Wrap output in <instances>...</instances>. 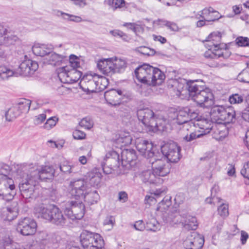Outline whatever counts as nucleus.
Wrapping results in <instances>:
<instances>
[{"mask_svg": "<svg viewBox=\"0 0 249 249\" xmlns=\"http://www.w3.org/2000/svg\"><path fill=\"white\" fill-rule=\"evenodd\" d=\"M29 172L33 176V180L51 179L55 176V170L52 166H44L39 168L33 164L24 163L17 165V172L20 177H24L22 172Z\"/></svg>", "mask_w": 249, "mask_h": 249, "instance_id": "nucleus-1", "label": "nucleus"}, {"mask_svg": "<svg viewBox=\"0 0 249 249\" xmlns=\"http://www.w3.org/2000/svg\"><path fill=\"white\" fill-rule=\"evenodd\" d=\"M38 68V65L36 61L26 59L21 63L18 68L15 71L5 66H0V77L5 80L12 76H29L33 74Z\"/></svg>", "mask_w": 249, "mask_h": 249, "instance_id": "nucleus-2", "label": "nucleus"}, {"mask_svg": "<svg viewBox=\"0 0 249 249\" xmlns=\"http://www.w3.org/2000/svg\"><path fill=\"white\" fill-rule=\"evenodd\" d=\"M80 242L84 249H102L104 240L97 233L84 231L80 236Z\"/></svg>", "mask_w": 249, "mask_h": 249, "instance_id": "nucleus-3", "label": "nucleus"}, {"mask_svg": "<svg viewBox=\"0 0 249 249\" xmlns=\"http://www.w3.org/2000/svg\"><path fill=\"white\" fill-rule=\"evenodd\" d=\"M149 162L151 164L152 170L157 177H164L169 174L171 165L165 158H163L159 151H157V154L151 158Z\"/></svg>", "mask_w": 249, "mask_h": 249, "instance_id": "nucleus-4", "label": "nucleus"}, {"mask_svg": "<svg viewBox=\"0 0 249 249\" xmlns=\"http://www.w3.org/2000/svg\"><path fill=\"white\" fill-rule=\"evenodd\" d=\"M17 177L22 178L19 184V188L22 196L25 199L31 198L33 196L35 188L37 181L33 180V176L29 172H24V177H20L17 172V166L16 169Z\"/></svg>", "mask_w": 249, "mask_h": 249, "instance_id": "nucleus-5", "label": "nucleus"}, {"mask_svg": "<svg viewBox=\"0 0 249 249\" xmlns=\"http://www.w3.org/2000/svg\"><path fill=\"white\" fill-rule=\"evenodd\" d=\"M83 199L72 198L66 204L65 210L66 215L72 220L80 219L85 214V206Z\"/></svg>", "mask_w": 249, "mask_h": 249, "instance_id": "nucleus-6", "label": "nucleus"}, {"mask_svg": "<svg viewBox=\"0 0 249 249\" xmlns=\"http://www.w3.org/2000/svg\"><path fill=\"white\" fill-rule=\"evenodd\" d=\"M14 180L6 175L0 174V197L7 201L12 200L16 195Z\"/></svg>", "mask_w": 249, "mask_h": 249, "instance_id": "nucleus-7", "label": "nucleus"}, {"mask_svg": "<svg viewBox=\"0 0 249 249\" xmlns=\"http://www.w3.org/2000/svg\"><path fill=\"white\" fill-rule=\"evenodd\" d=\"M160 149L161 156L168 162H178L181 158V148L176 142H171L166 143L161 147Z\"/></svg>", "mask_w": 249, "mask_h": 249, "instance_id": "nucleus-8", "label": "nucleus"}, {"mask_svg": "<svg viewBox=\"0 0 249 249\" xmlns=\"http://www.w3.org/2000/svg\"><path fill=\"white\" fill-rule=\"evenodd\" d=\"M37 224L35 220L30 217L20 218L18 222L17 230L25 236L33 235L36 231Z\"/></svg>", "mask_w": 249, "mask_h": 249, "instance_id": "nucleus-9", "label": "nucleus"}, {"mask_svg": "<svg viewBox=\"0 0 249 249\" xmlns=\"http://www.w3.org/2000/svg\"><path fill=\"white\" fill-rule=\"evenodd\" d=\"M136 147L138 151L147 159H151L157 154V151L153 148L151 142L142 138H138L135 141Z\"/></svg>", "mask_w": 249, "mask_h": 249, "instance_id": "nucleus-10", "label": "nucleus"}, {"mask_svg": "<svg viewBox=\"0 0 249 249\" xmlns=\"http://www.w3.org/2000/svg\"><path fill=\"white\" fill-rule=\"evenodd\" d=\"M154 67L149 64H143L138 66L135 70V74L138 80L144 85L149 86L151 74Z\"/></svg>", "mask_w": 249, "mask_h": 249, "instance_id": "nucleus-11", "label": "nucleus"}, {"mask_svg": "<svg viewBox=\"0 0 249 249\" xmlns=\"http://www.w3.org/2000/svg\"><path fill=\"white\" fill-rule=\"evenodd\" d=\"M87 183L84 179H78L70 182L69 185L70 194L75 199H83V195L86 192Z\"/></svg>", "mask_w": 249, "mask_h": 249, "instance_id": "nucleus-12", "label": "nucleus"}, {"mask_svg": "<svg viewBox=\"0 0 249 249\" xmlns=\"http://www.w3.org/2000/svg\"><path fill=\"white\" fill-rule=\"evenodd\" d=\"M157 116V113L148 108L138 109L137 110V116L139 120L141 121L145 126L149 127L153 126L155 124V118Z\"/></svg>", "mask_w": 249, "mask_h": 249, "instance_id": "nucleus-13", "label": "nucleus"}, {"mask_svg": "<svg viewBox=\"0 0 249 249\" xmlns=\"http://www.w3.org/2000/svg\"><path fill=\"white\" fill-rule=\"evenodd\" d=\"M197 116V113L194 110L188 108L184 107L177 112L176 123L181 124L189 120H193Z\"/></svg>", "mask_w": 249, "mask_h": 249, "instance_id": "nucleus-14", "label": "nucleus"}, {"mask_svg": "<svg viewBox=\"0 0 249 249\" xmlns=\"http://www.w3.org/2000/svg\"><path fill=\"white\" fill-rule=\"evenodd\" d=\"M182 214H179L176 208H172L169 212L162 214L163 221L171 225L182 222Z\"/></svg>", "mask_w": 249, "mask_h": 249, "instance_id": "nucleus-15", "label": "nucleus"}, {"mask_svg": "<svg viewBox=\"0 0 249 249\" xmlns=\"http://www.w3.org/2000/svg\"><path fill=\"white\" fill-rule=\"evenodd\" d=\"M54 205H46L40 204L35 208V213L37 217L49 221Z\"/></svg>", "mask_w": 249, "mask_h": 249, "instance_id": "nucleus-16", "label": "nucleus"}, {"mask_svg": "<svg viewBox=\"0 0 249 249\" xmlns=\"http://www.w3.org/2000/svg\"><path fill=\"white\" fill-rule=\"evenodd\" d=\"M94 77L91 74H87L83 76L80 82V87L83 91L93 93L95 92L91 86L95 85Z\"/></svg>", "mask_w": 249, "mask_h": 249, "instance_id": "nucleus-17", "label": "nucleus"}, {"mask_svg": "<svg viewBox=\"0 0 249 249\" xmlns=\"http://www.w3.org/2000/svg\"><path fill=\"white\" fill-rule=\"evenodd\" d=\"M201 13L200 18L206 20L207 21H214L222 17L219 13L212 7L205 8Z\"/></svg>", "mask_w": 249, "mask_h": 249, "instance_id": "nucleus-18", "label": "nucleus"}, {"mask_svg": "<svg viewBox=\"0 0 249 249\" xmlns=\"http://www.w3.org/2000/svg\"><path fill=\"white\" fill-rule=\"evenodd\" d=\"M0 249H25L14 242L7 234L0 233Z\"/></svg>", "mask_w": 249, "mask_h": 249, "instance_id": "nucleus-19", "label": "nucleus"}, {"mask_svg": "<svg viewBox=\"0 0 249 249\" xmlns=\"http://www.w3.org/2000/svg\"><path fill=\"white\" fill-rule=\"evenodd\" d=\"M207 45L209 47V50L213 49V48H216L219 46H222L223 47L226 46V44L221 43V35L219 32H213L211 33L208 37Z\"/></svg>", "mask_w": 249, "mask_h": 249, "instance_id": "nucleus-20", "label": "nucleus"}, {"mask_svg": "<svg viewBox=\"0 0 249 249\" xmlns=\"http://www.w3.org/2000/svg\"><path fill=\"white\" fill-rule=\"evenodd\" d=\"M180 223H182L183 228L188 231L195 230L198 226L196 217L188 214H182Z\"/></svg>", "mask_w": 249, "mask_h": 249, "instance_id": "nucleus-21", "label": "nucleus"}, {"mask_svg": "<svg viewBox=\"0 0 249 249\" xmlns=\"http://www.w3.org/2000/svg\"><path fill=\"white\" fill-rule=\"evenodd\" d=\"M50 221L57 225H63L66 222V218L62 211L56 206L53 207Z\"/></svg>", "mask_w": 249, "mask_h": 249, "instance_id": "nucleus-22", "label": "nucleus"}, {"mask_svg": "<svg viewBox=\"0 0 249 249\" xmlns=\"http://www.w3.org/2000/svg\"><path fill=\"white\" fill-rule=\"evenodd\" d=\"M193 95L192 98L200 105L204 107H212L214 104V97L213 94H211L210 97L204 96L203 94H189Z\"/></svg>", "mask_w": 249, "mask_h": 249, "instance_id": "nucleus-23", "label": "nucleus"}, {"mask_svg": "<svg viewBox=\"0 0 249 249\" xmlns=\"http://www.w3.org/2000/svg\"><path fill=\"white\" fill-rule=\"evenodd\" d=\"M237 119L238 118H236L235 112L232 108L224 107L219 120L224 121L225 123L229 124L234 123Z\"/></svg>", "mask_w": 249, "mask_h": 249, "instance_id": "nucleus-24", "label": "nucleus"}, {"mask_svg": "<svg viewBox=\"0 0 249 249\" xmlns=\"http://www.w3.org/2000/svg\"><path fill=\"white\" fill-rule=\"evenodd\" d=\"M142 181L146 184H154L160 182V178L157 177L154 171L147 170L143 171L140 175Z\"/></svg>", "mask_w": 249, "mask_h": 249, "instance_id": "nucleus-25", "label": "nucleus"}, {"mask_svg": "<svg viewBox=\"0 0 249 249\" xmlns=\"http://www.w3.org/2000/svg\"><path fill=\"white\" fill-rule=\"evenodd\" d=\"M165 78V74L162 71L158 68H154V70L151 74L149 86H155L161 84Z\"/></svg>", "mask_w": 249, "mask_h": 249, "instance_id": "nucleus-26", "label": "nucleus"}, {"mask_svg": "<svg viewBox=\"0 0 249 249\" xmlns=\"http://www.w3.org/2000/svg\"><path fill=\"white\" fill-rule=\"evenodd\" d=\"M154 122L155 124H154L153 126H150L149 128V130L154 132L158 130L164 131L166 130V125L168 123L167 120L157 114V116L155 118Z\"/></svg>", "mask_w": 249, "mask_h": 249, "instance_id": "nucleus-27", "label": "nucleus"}, {"mask_svg": "<svg viewBox=\"0 0 249 249\" xmlns=\"http://www.w3.org/2000/svg\"><path fill=\"white\" fill-rule=\"evenodd\" d=\"M196 124V128L200 129L197 131L201 132L200 134H202V136L209 133L213 127V124L207 119L197 121Z\"/></svg>", "mask_w": 249, "mask_h": 249, "instance_id": "nucleus-28", "label": "nucleus"}, {"mask_svg": "<svg viewBox=\"0 0 249 249\" xmlns=\"http://www.w3.org/2000/svg\"><path fill=\"white\" fill-rule=\"evenodd\" d=\"M49 64L53 66H58L62 64L66 59V57L63 55L58 54L55 53L51 52L46 58Z\"/></svg>", "mask_w": 249, "mask_h": 249, "instance_id": "nucleus-29", "label": "nucleus"}, {"mask_svg": "<svg viewBox=\"0 0 249 249\" xmlns=\"http://www.w3.org/2000/svg\"><path fill=\"white\" fill-rule=\"evenodd\" d=\"M127 65V62L125 59L119 58L116 59L112 64L111 73L122 72L124 71Z\"/></svg>", "mask_w": 249, "mask_h": 249, "instance_id": "nucleus-30", "label": "nucleus"}, {"mask_svg": "<svg viewBox=\"0 0 249 249\" xmlns=\"http://www.w3.org/2000/svg\"><path fill=\"white\" fill-rule=\"evenodd\" d=\"M52 48L48 47L44 44H36L32 47V51L36 56H48L52 51Z\"/></svg>", "mask_w": 249, "mask_h": 249, "instance_id": "nucleus-31", "label": "nucleus"}, {"mask_svg": "<svg viewBox=\"0 0 249 249\" xmlns=\"http://www.w3.org/2000/svg\"><path fill=\"white\" fill-rule=\"evenodd\" d=\"M18 209L16 207L12 208L7 207L3 210L1 216L4 220L12 221L18 216Z\"/></svg>", "mask_w": 249, "mask_h": 249, "instance_id": "nucleus-32", "label": "nucleus"}, {"mask_svg": "<svg viewBox=\"0 0 249 249\" xmlns=\"http://www.w3.org/2000/svg\"><path fill=\"white\" fill-rule=\"evenodd\" d=\"M122 161H125L129 164L137 159L136 151L132 149H124L121 153Z\"/></svg>", "mask_w": 249, "mask_h": 249, "instance_id": "nucleus-33", "label": "nucleus"}, {"mask_svg": "<svg viewBox=\"0 0 249 249\" xmlns=\"http://www.w3.org/2000/svg\"><path fill=\"white\" fill-rule=\"evenodd\" d=\"M215 55V59L223 58L224 59H228L231 55V52L227 49V46L223 47L222 46H219L216 48H213L212 49Z\"/></svg>", "mask_w": 249, "mask_h": 249, "instance_id": "nucleus-34", "label": "nucleus"}, {"mask_svg": "<svg viewBox=\"0 0 249 249\" xmlns=\"http://www.w3.org/2000/svg\"><path fill=\"white\" fill-rule=\"evenodd\" d=\"M68 67H62L57 70L58 77L62 83L70 84L71 82Z\"/></svg>", "mask_w": 249, "mask_h": 249, "instance_id": "nucleus-35", "label": "nucleus"}, {"mask_svg": "<svg viewBox=\"0 0 249 249\" xmlns=\"http://www.w3.org/2000/svg\"><path fill=\"white\" fill-rule=\"evenodd\" d=\"M186 89L190 93H201L204 90L203 86L196 84L195 81L188 80L186 82Z\"/></svg>", "mask_w": 249, "mask_h": 249, "instance_id": "nucleus-36", "label": "nucleus"}, {"mask_svg": "<svg viewBox=\"0 0 249 249\" xmlns=\"http://www.w3.org/2000/svg\"><path fill=\"white\" fill-rule=\"evenodd\" d=\"M100 199V196L96 191L86 193L83 195V200L90 205L96 203Z\"/></svg>", "mask_w": 249, "mask_h": 249, "instance_id": "nucleus-37", "label": "nucleus"}, {"mask_svg": "<svg viewBox=\"0 0 249 249\" xmlns=\"http://www.w3.org/2000/svg\"><path fill=\"white\" fill-rule=\"evenodd\" d=\"M171 197H165L159 204L157 210L160 211L162 214L165 213H168L172 208Z\"/></svg>", "mask_w": 249, "mask_h": 249, "instance_id": "nucleus-38", "label": "nucleus"}, {"mask_svg": "<svg viewBox=\"0 0 249 249\" xmlns=\"http://www.w3.org/2000/svg\"><path fill=\"white\" fill-rule=\"evenodd\" d=\"M21 114L20 111H19L16 105L10 107L5 112L6 120L9 122L13 121Z\"/></svg>", "mask_w": 249, "mask_h": 249, "instance_id": "nucleus-39", "label": "nucleus"}, {"mask_svg": "<svg viewBox=\"0 0 249 249\" xmlns=\"http://www.w3.org/2000/svg\"><path fill=\"white\" fill-rule=\"evenodd\" d=\"M112 61L108 59L100 60L98 62V68L104 73H107L111 72Z\"/></svg>", "mask_w": 249, "mask_h": 249, "instance_id": "nucleus-40", "label": "nucleus"}, {"mask_svg": "<svg viewBox=\"0 0 249 249\" xmlns=\"http://www.w3.org/2000/svg\"><path fill=\"white\" fill-rule=\"evenodd\" d=\"M109 155L110 156L109 157L107 155V164L114 167H118L120 165L119 155L115 151H112Z\"/></svg>", "mask_w": 249, "mask_h": 249, "instance_id": "nucleus-41", "label": "nucleus"}, {"mask_svg": "<svg viewBox=\"0 0 249 249\" xmlns=\"http://www.w3.org/2000/svg\"><path fill=\"white\" fill-rule=\"evenodd\" d=\"M88 178L90 185L97 186L101 182L102 175L101 173L99 172H90L89 174Z\"/></svg>", "mask_w": 249, "mask_h": 249, "instance_id": "nucleus-42", "label": "nucleus"}, {"mask_svg": "<svg viewBox=\"0 0 249 249\" xmlns=\"http://www.w3.org/2000/svg\"><path fill=\"white\" fill-rule=\"evenodd\" d=\"M193 239L194 243L193 249H200L203 247L204 239L201 234L197 233L196 231H193Z\"/></svg>", "mask_w": 249, "mask_h": 249, "instance_id": "nucleus-43", "label": "nucleus"}, {"mask_svg": "<svg viewBox=\"0 0 249 249\" xmlns=\"http://www.w3.org/2000/svg\"><path fill=\"white\" fill-rule=\"evenodd\" d=\"M105 3H107L109 8L113 11L118 8H123L125 5L124 0H107L105 1Z\"/></svg>", "mask_w": 249, "mask_h": 249, "instance_id": "nucleus-44", "label": "nucleus"}, {"mask_svg": "<svg viewBox=\"0 0 249 249\" xmlns=\"http://www.w3.org/2000/svg\"><path fill=\"white\" fill-rule=\"evenodd\" d=\"M104 97L107 102L112 106H118L122 103L120 98L116 94H104Z\"/></svg>", "mask_w": 249, "mask_h": 249, "instance_id": "nucleus-45", "label": "nucleus"}, {"mask_svg": "<svg viewBox=\"0 0 249 249\" xmlns=\"http://www.w3.org/2000/svg\"><path fill=\"white\" fill-rule=\"evenodd\" d=\"M31 103V101L23 99L18 104L16 105V106L19 111H20L21 114L23 112H28L29 110Z\"/></svg>", "mask_w": 249, "mask_h": 249, "instance_id": "nucleus-46", "label": "nucleus"}, {"mask_svg": "<svg viewBox=\"0 0 249 249\" xmlns=\"http://www.w3.org/2000/svg\"><path fill=\"white\" fill-rule=\"evenodd\" d=\"M71 83H75L79 80L82 75V72L76 69H72L69 71Z\"/></svg>", "mask_w": 249, "mask_h": 249, "instance_id": "nucleus-47", "label": "nucleus"}, {"mask_svg": "<svg viewBox=\"0 0 249 249\" xmlns=\"http://www.w3.org/2000/svg\"><path fill=\"white\" fill-rule=\"evenodd\" d=\"M224 107L221 106H215L212 107L211 109V116L214 118L215 120H219L220 117V114L224 108Z\"/></svg>", "mask_w": 249, "mask_h": 249, "instance_id": "nucleus-48", "label": "nucleus"}, {"mask_svg": "<svg viewBox=\"0 0 249 249\" xmlns=\"http://www.w3.org/2000/svg\"><path fill=\"white\" fill-rule=\"evenodd\" d=\"M167 88L168 89H172L176 87L177 89V91L179 93H181L183 91L182 89L184 88V85L182 83L178 82L175 80H170L167 83Z\"/></svg>", "mask_w": 249, "mask_h": 249, "instance_id": "nucleus-49", "label": "nucleus"}, {"mask_svg": "<svg viewBox=\"0 0 249 249\" xmlns=\"http://www.w3.org/2000/svg\"><path fill=\"white\" fill-rule=\"evenodd\" d=\"M182 129L191 132L192 131H196V123L193 122L192 120H189L184 123H182Z\"/></svg>", "mask_w": 249, "mask_h": 249, "instance_id": "nucleus-50", "label": "nucleus"}, {"mask_svg": "<svg viewBox=\"0 0 249 249\" xmlns=\"http://www.w3.org/2000/svg\"><path fill=\"white\" fill-rule=\"evenodd\" d=\"M58 121V119L56 117H50L47 120L43 127L45 129L50 130L56 125Z\"/></svg>", "mask_w": 249, "mask_h": 249, "instance_id": "nucleus-51", "label": "nucleus"}, {"mask_svg": "<svg viewBox=\"0 0 249 249\" xmlns=\"http://www.w3.org/2000/svg\"><path fill=\"white\" fill-rule=\"evenodd\" d=\"M146 227L148 230L156 231L160 229V225L156 219H152L147 222Z\"/></svg>", "mask_w": 249, "mask_h": 249, "instance_id": "nucleus-52", "label": "nucleus"}, {"mask_svg": "<svg viewBox=\"0 0 249 249\" xmlns=\"http://www.w3.org/2000/svg\"><path fill=\"white\" fill-rule=\"evenodd\" d=\"M183 245L186 249H193V232H190L183 241Z\"/></svg>", "mask_w": 249, "mask_h": 249, "instance_id": "nucleus-53", "label": "nucleus"}, {"mask_svg": "<svg viewBox=\"0 0 249 249\" xmlns=\"http://www.w3.org/2000/svg\"><path fill=\"white\" fill-rule=\"evenodd\" d=\"M237 79L240 82L249 83V70H243L238 74Z\"/></svg>", "mask_w": 249, "mask_h": 249, "instance_id": "nucleus-54", "label": "nucleus"}, {"mask_svg": "<svg viewBox=\"0 0 249 249\" xmlns=\"http://www.w3.org/2000/svg\"><path fill=\"white\" fill-rule=\"evenodd\" d=\"M59 168L61 172L65 174H70L72 172V167L67 161L61 162L59 165Z\"/></svg>", "mask_w": 249, "mask_h": 249, "instance_id": "nucleus-55", "label": "nucleus"}, {"mask_svg": "<svg viewBox=\"0 0 249 249\" xmlns=\"http://www.w3.org/2000/svg\"><path fill=\"white\" fill-rule=\"evenodd\" d=\"M79 124L81 127L87 129H90L93 126L92 121L88 117L82 119Z\"/></svg>", "mask_w": 249, "mask_h": 249, "instance_id": "nucleus-56", "label": "nucleus"}, {"mask_svg": "<svg viewBox=\"0 0 249 249\" xmlns=\"http://www.w3.org/2000/svg\"><path fill=\"white\" fill-rule=\"evenodd\" d=\"M244 98L240 94H231L229 97V102L231 104H240L243 102Z\"/></svg>", "mask_w": 249, "mask_h": 249, "instance_id": "nucleus-57", "label": "nucleus"}, {"mask_svg": "<svg viewBox=\"0 0 249 249\" xmlns=\"http://www.w3.org/2000/svg\"><path fill=\"white\" fill-rule=\"evenodd\" d=\"M69 63L72 69H77L80 67L79 59L76 55L71 54L69 56Z\"/></svg>", "mask_w": 249, "mask_h": 249, "instance_id": "nucleus-58", "label": "nucleus"}, {"mask_svg": "<svg viewBox=\"0 0 249 249\" xmlns=\"http://www.w3.org/2000/svg\"><path fill=\"white\" fill-rule=\"evenodd\" d=\"M235 41L239 46L249 47V38L247 37L238 36Z\"/></svg>", "mask_w": 249, "mask_h": 249, "instance_id": "nucleus-59", "label": "nucleus"}, {"mask_svg": "<svg viewBox=\"0 0 249 249\" xmlns=\"http://www.w3.org/2000/svg\"><path fill=\"white\" fill-rule=\"evenodd\" d=\"M47 111H49V110H46L45 113L40 114L38 115L35 116L34 119V123L35 125H39L41 124L46 119V115L45 113Z\"/></svg>", "mask_w": 249, "mask_h": 249, "instance_id": "nucleus-60", "label": "nucleus"}, {"mask_svg": "<svg viewBox=\"0 0 249 249\" xmlns=\"http://www.w3.org/2000/svg\"><path fill=\"white\" fill-rule=\"evenodd\" d=\"M197 131V130H196V131H192L190 135L187 134L183 137V140L186 142H191L196 138L202 136V134H200V133L196 134Z\"/></svg>", "mask_w": 249, "mask_h": 249, "instance_id": "nucleus-61", "label": "nucleus"}, {"mask_svg": "<svg viewBox=\"0 0 249 249\" xmlns=\"http://www.w3.org/2000/svg\"><path fill=\"white\" fill-rule=\"evenodd\" d=\"M218 214L223 217H226L229 214L228 206L227 204H222L218 208Z\"/></svg>", "mask_w": 249, "mask_h": 249, "instance_id": "nucleus-62", "label": "nucleus"}, {"mask_svg": "<svg viewBox=\"0 0 249 249\" xmlns=\"http://www.w3.org/2000/svg\"><path fill=\"white\" fill-rule=\"evenodd\" d=\"M115 223V217L111 215L107 216L104 220V225H107L112 228Z\"/></svg>", "mask_w": 249, "mask_h": 249, "instance_id": "nucleus-63", "label": "nucleus"}, {"mask_svg": "<svg viewBox=\"0 0 249 249\" xmlns=\"http://www.w3.org/2000/svg\"><path fill=\"white\" fill-rule=\"evenodd\" d=\"M241 174L244 178L249 179V161L244 164V168L241 170Z\"/></svg>", "mask_w": 249, "mask_h": 249, "instance_id": "nucleus-64", "label": "nucleus"}]
</instances>
